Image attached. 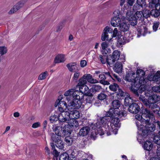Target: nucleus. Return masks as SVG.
Returning <instances> with one entry per match:
<instances>
[{"label": "nucleus", "instance_id": "obj_58", "mask_svg": "<svg viewBox=\"0 0 160 160\" xmlns=\"http://www.w3.org/2000/svg\"><path fill=\"white\" fill-rule=\"evenodd\" d=\"M87 64V62L85 60H82L80 62V66L83 68L86 66Z\"/></svg>", "mask_w": 160, "mask_h": 160}, {"label": "nucleus", "instance_id": "obj_63", "mask_svg": "<svg viewBox=\"0 0 160 160\" xmlns=\"http://www.w3.org/2000/svg\"><path fill=\"white\" fill-rule=\"evenodd\" d=\"M156 153L157 156L160 158V147H158Z\"/></svg>", "mask_w": 160, "mask_h": 160}, {"label": "nucleus", "instance_id": "obj_7", "mask_svg": "<svg viewBox=\"0 0 160 160\" xmlns=\"http://www.w3.org/2000/svg\"><path fill=\"white\" fill-rule=\"evenodd\" d=\"M126 19L128 20L130 25L134 26L137 23V20H143L144 18L142 12L137 11L133 14L132 12L128 10L126 14Z\"/></svg>", "mask_w": 160, "mask_h": 160}, {"label": "nucleus", "instance_id": "obj_6", "mask_svg": "<svg viewBox=\"0 0 160 160\" xmlns=\"http://www.w3.org/2000/svg\"><path fill=\"white\" fill-rule=\"evenodd\" d=\"M150 120L146 119L145 121L144 124H143L142 125V126L141 127V130H139L138 131V133L141 135L142 137V138H144L148 136L149 131L152 132L154 131L155 129V125L152 123L149 122ZM154 121L155 122H153L157 124L156 123L157 121L156 122L155 120ZM151 122H152L151 121Z\"/></svg>", "mask_w": 160, "mask_h": 160}, {"label": "nucleus", "instance_id": "obj_20", "mask_svg": "<svg viewBox=\"0 0 160 160\" xmlns=\"http://www.w3.org/2000/svg\"><path fill=\"white\" fill-rule=\"evenodd\" d=\"M101 50L103 54L107 55L111 52V50L108 48L109 44L106 42H102L101 44Z\"/></svg>", "mask_w": 160, "mask_h": 160}, {"label": "nucleus", "instance_id": "obj_2", "mask_svg": "<svg viewBox=\"0 0 160 160\" xmlns=\"http://www.w3.org/2000/svg\"><path fill=\"white\" fill-rule=\"evenodd\" d=\"M124 112H122L118 114H113L112 117L105 116L101 118L100 120L102 124H107L108 130H105L107 132V135L109 136L112 134H116L120 125L119 123V118L124 116Z\"/></svg>", "mask_w": 160, "mask_h": 160}, {"label": "nucleus", "instance_id": "obj_49", "mask_svg": "<svg viewBox=\"0 0 160 160\" xmlns=\"http://www.w3.org/2000/svg\"><path fill=\"white\" fill-rule=\"evenodd\" d=\"M136 2L140 5L142 8L145 7L146 6V2L145 0H137Z\"/></svg>", "mask_w": 160, "mask_h": 160}, {"label": "nucleus", "instance_id": "obj_51", "mask_svg": "<svg viewBox=\"0 0 160 160\" xmlns=\"http://www.w3.org/2000/svg\"><path fill=\"white\" fill-rule=\"evenodd\" d=\"M142 13L143 18H148L151 15L150 12H149V11L148 10H145L143 11Z\"/></svg>", "mask_w": 160, "mask_h": 160}, {"label": "nucleus", "instance_id": "obj_14", "mask_svg": "<svg viewBox=\"0 0 160 160\" xmlns=\"http://www.w3.org/2000/svg\"><path fill=\"white\" fill-rule=\"evenodd\" d=\"M134 3V0H119V3L120 6H123L124 10L129 9L132 6Z\"/></svg>", "mask_w": 160, "mask_h": 160}, {"label": "nucleus", "instance_id": "obj_34", "mask_svg": "<svg viewBox=\"0 0 160 160\" xmlns=\"http://www.w3.org/2000/svg\"><path fill=\"white\" fill-rule=\"evenodd\" d=\"M87 81L91 83H97L98 82V81L92 78V76L90 74H86Z\"/></svg>", "mask_w": 160, "mask_h": 160}, {"label": "nucleus", "instance_id": "obj_37", "mask_svg": "<svg viewBox=\"0 0 160 160\" xmlns=\"http://www.w3.org/2000/svg\"><path fill=\"white\" fill-rule=\"evenodd\" d=\"M84 97L85 95H84V96L83 98V102L82 103V104L85 102L86 103H91L92 102L93 100L92 96H85V100L84 98Z\"/></svg>", "mask_w": 160, "mask_h": 160}, {"label": "nucleus", "instance_id": "obj_42", "mask_svg": "<svg viewBox=\"0 0 160 160\" xmlns=\"http://www.w3.org/2000/svg\"><path fill=\"white\" fill-rule=\"evenodd\" d=\"M150 14L151 16H154L155 17H157L158 16L160 15L159 11L156 9H153L150 12Z\"/></svg>", "mask_w": 160, "mask_h": 160}, {"label": "nucleus", "instance_id": "obj_55", "mask_svg": "<svg viewBox=\"0 0 160 160\" xmlns=\"http://www.w3.org/2000/svg\"><path fill=\"white\" fill-rule=\"evenodd\" d=\"M159 25V22H155L153 23L152 28L153 30L155 32L157 30Z\"/></svg>", "mask_w": 160, "mask_h": 160}, {"label": "nucleus", "instance_id": "obj_46", "mask_svg": "<svg viewBox=\"0 0 160 160\" xmlns=\"http://www.w3.org/2000/svg\"><path fill=\"white\" fill-rule=\"evenodd\" d=\"M158 3H159V0H152L149 2V7L153 8Z\"/></svg>", "mask_w": 160, "mask_h": 160}, {"label": "nucleus", "instance_id": "obj_52", "mask_svg": "<svg viewBox=\"0 0 160 160\" xmlns=\"http://www.w3.org/2000/svg\"><path fill=\"white\" fill-rule=\"evenodd\" d=\"M99 58L102 64H105L106 62H107L108 58H106L105 56H103L101 55L99 56Z\"/></svg>", "mask_w": 160, "mask_h": 160}, {"label": "nucleus", "instance_id": "obj_38", "mask_svg": "<svg viewBox=\"0 0 160 160\" xmlns=\"http://www.w3.org/2000/svg\"><path fill=\"white\" fill-rule=\"evenodd\" d=\"M69 156L67 153H64L60 155L59 160H69Z\"/></svg>", "mask_w": 160, "mask_h": 160}, {"label": "nucleus", "instance_id": "obj_60", "mask_svg": "<svg viewBox=\"0 0 160 160\" xmlns=\"http://www.w3.org/2000/svg\"><path fill=\"white\" fill-rule=\"evenodd\" d=\"M103 73L104 74H105L107 76V77H108L109 78H112V76H111L109 72L105 71L104 70V71L103 72Z\"/></svg>", "mask_w": 160, "mask_h": 160}, {"label": "nucleus", "instance_id": "obj_9", "mask_svg": "<svg viewBox=\"0 0 160 160\" xmlns=\"http://www.w3.org/2000/svg\"><path fill=\"white\" fill-rule=\"evenodd\" d=\"M101 118H98V121L94 125L95 127L97 128H94V130L92 132L91 135L92 138H93L94 139H95L96 137V135L99 134L100 135H102L104 134L105 132H107L105 130H108V128L107 127L106 124H102L101 122L100 121Z\"/></svg>", "mask_w": 160, "mask_h": 160}, {"label": "nucleus", "instance_id": "obj_54", "mask_svg": "<svg viewBox=\"0 0 160 160\" xmlns=\"http://www.w3.org/2000/svg\"><path fill=\"white\" fill-rule=\"evenodd\" d=\"M107 97V95L105 94L101 93L98 96V99L101 100H103L105 99Z\"/></svg>", "mask_w": 160, "mask_h": 160}, {"label": "nucleus", "instance_id": "obj_26", "mask_svg": "<svg viewBox=\"0 0 160 160\" xmlns=\"http://www.w3.org/2000/svg\"><path fill=\"white\" fill-rule=\"evenodd\" d=\"M90 128L88 127H84L80 130L79 134L81 136H85L88 134Z\"/></svg>", "mask_w": 160, "mask_h": 160}, {"label": "nucleus", "instance_id": "obj_17", "mask_svg": "<svg viewBox=\"0 0 160 160\" xmlns=\"http://www.w3.org/2000/svg\"><path fill=\"white\" fill-rule=\"evenodd\" d=\"M69 112L65 111V112L60 113L59 114V120L61 122L66 121L68 122L70 119Z\"/></svg>", "mask_w": 160, "mask_h": 160}, {"label": "nucleus", "instance_id": "obj_43", "mask_svg": "<svg viewBox=\"0 0 160 160\" xmlns=\"http://www.w3.org/2000/svg\"><path fill=\"white\" fill-rule=\"evenodd\" d=\"M80 75V72L79 71H75L73 77V80L77 82L78 79Z\"/></svg>", "mask_w": 160, "mask_h": 160}, {"label": "nucleus", "instance_id": "obj_24", "mask_svg": "<svg viewBox=\"0 0 160 160\" xmlns=\"http://www.w3.org/2000/svg\"><path fill=\"white\" fill-rule=\"evenodd\" d=\"M121 18H113L112 19L111 23L112 26L114 27H118L120 25Z\"/></svg>", "mask_w": 160, "mask_h": 160}, {"label": "nucleus", "instance_id": "obj_36", "mask_svg": "<svg viewBox=\"0 0 160 160\" xmlns=\"http://www.w3.org/2000/svg\"><path fill=\"white\" fill-rule=\"evenodd\" d=\"M91 89V91L93 92H99L102 90V88L99 85H94L92 86Z\"/></svg>", "mask_w": 160, "mask_h": 160}, {"label": "nucleus", "instance_id": "obj_16", "mask_svg": "<svg viewBox=\"0 0 160 160\" xmlns=\"http://www.w3.org/2000/svg\"><path fill=\"white\" fill-rule=\"evenodd\" d=\"M112 31V28L108 26H106L103 30V32L102 35V41H104L105 40L110 41L111 40V39L109 38L108 34V33H111Z\"/></svg>", "mask_w": 160, "mask_h": 160}, {"label": "nucleus", "instance_id": "obj_53", "mask_svg": "<svg viewBox=\"0 0 160 160\" xmlns=\"http://www.w3.org/2000/svg\"><path fill=\"white\" fill-rule=\"evenodd\" d=\"M65 141L68 145H71L72 142V140L70 137L68 136L65 138Z\"/></svg>", "mask_w": 160, "mask_h": 160}, {"label": "nucleus", "instance_id": "obj_48", "mask_svg": "<svg viewBox=\"0 0 160 160\" xmlns=\"http://www.w3.org/2000/svg\"><path fill=\"white\" fill-rule=\"evenodd\" d=\"M121 11L119 10H115L113 13V17L120 18Z\"/></svg>", "mask_w": 160, "mask_h": 160}, {"label": "nucleus", "instance_id": "obj_32", "mask_svg": "<svg viewBox=\"0 0 160 160\" xmlns=\"http://www.w3.org/2000/svg\"><path fill=\"white\" fill-rule=\"evenodd\" d=\"M53 129L57 136L58 137H61L62 133V127L60 126L57 127L53 126Z\"/></svg>", "mask_w": 160, "mask_h": 160}, {"label": "nucleus", "instance_id": "obj_4", "mask_svg": "<svg viewBox=\"0 0 160 160\" xmlns=\"http://www.w3.org/2000/svg\"><path fill=\"white\" fill-rule=\"evenodd\" d=\"M144 91H145V95L146 96L148 97V98L147 99L144 96L140 95L139 98L140 100L142 101L145 105L149 108L151 107L152 108H157V105L154 103L160 100V96L156 94L150 96L151 95L150 93H151V91L145 90Z\"/></svg>", "mask_w": 160, "mask_h": 160}, {"label": "nucleus", "instance_id": "obj_27", "mask_svg": "<svg viewBox=\"0 0 160 160\" xmlns=\"http://www.w3.org/2000/svg\"><path fill=\"white\" fill-rule=\"evenodd\" d=\"M75 119H70L68 122L69 127H71L73 128H76L79 126L78 121L75 120Z\"/></svg>", "mask_w": 160, "mask_h": 160}, {"label": "nucleus", "instance_id": "obj_33", "mask_svg": "<svg viewBox=\"0 0 160 160\" xmlns=\"http://www.w3.org/2000/svg\"><path fill=\"white\" fill-rule=\"evenodd\" d=\"M99 78L100 79V82L104 85H108L109 82L107 81H105L106 77L103 74H100L99 76Z\"/></svg>", "mask_w": 160, "mask_h": 160}, {"label": "nucleus", "instance_id": "obj_1", "mask_svg": "<svg viewBox=\"0 0 160 160\" xmlns=\"http://www.w3.org/2000/svg\"><path fill=\"white\" fill-rule=\"evenodd\" d=\"M145 75V72L141 69H138L137 71V75L135 73H127L125 80L126 81L132 82L131 90L137 96H139V90L140 88L141 84H144L147 80L145 79L142 82Z\"/></svg>", "mask_w": 160, "mask_h": 160}, {"label": "nucleus", "instance_id": "obj_30", "mask_svg": "<svg viewBox=\"0 0 160 160\" xmlns=\"http://www.w3.org/2000/svg\"><path fill=\"white\" fill-rule=\"evenodd\" d=\"M71 133V131L69 128L68 125H66L62 128V135H69Z\"/></svg>", "mask_w": 160, "mask_h": 160}, {"label": "nucleus", "instance_id": "obj_61", "mask_svg": "<svg viewBox=\"0 0 160 160\" xmlns=\"http://www.w3.org/2000/svg\"><path fill=\"white\" fill-rule=\"evenodd\" d=\"M62 101L61 100H59V98H58L57 100L55 103V107H57L58 106L60 105V102L61 101Z\"/></svg>", "mask_w": 160, "mask_h": 160}, {"label": "nucleus", "instance_id": "obj_22", "mask_svg": "<svg viewBox=\"0 0 160 160\" xmlns=\"http://www.w3.org/2000/svg\"><path fill=\"white\" fill-rule=\"evenodd\" d=\"M87 80L86 74L83 75L82 77L79 79V82L77 86L78 87L80 90H81V89H82L83 86L86 85L87 82Z\"/></svg>", "mask_w": 160, "mask_h": 160}, {"label": "nucleus", "instance_id": "obj_39", "mask_svg": "<svg viewBox=\"0 0 160 160\" xmlns=\"http://www.w3.org/2000/svg\"><path fill=\"white\" fill-rule=\"evenodd\" d=\"M59 113L56 112V113L52 115L50 117V120L52 122L59 120Z\"/></svg>", "mask_w": 160, "mask_h": 160}, {"label": "nucleus", "instance_id": "obj_11", "mask_svg": "<svg viewBox=\"0 0 160 160\" xmlns=\"http://www.w3.org/2000/svg\"><path fill=\"white\" fill-rule=\"evenodd\" d=\"M124 55L123 54L122 55ZM121 52L118 50L114 51L112 54L110 55V58H108L107 60V63L110 66L112 65L114 62L120 60L121 57Z\"/></svg>", "mask_w": 160, "mask_h": 160}, {"label": "nucleus", "instance_id": "obj_13", "mask_svg": "<svg viewBox=\"0 0 160 160\" xmlns=\"http://www.w3.org/2000/svg\"><path fill=\"white\" fill-rule=\"evenodd\" d=\"M121 61L117 62L114 65L113 69L114 71L117 73H120L122 70V62H124L125 61V55L121 56L120 59Z\"/></svg>", "mask_w": 160, "mask_h": 160}, {"label": "nucleus", "instance_id": "obj_15", "mask_svg": "<svg viewBox=\"0 0 160 160\" xmlns=\"http://www.w3.org/2000/svg\"><path fill=\"white\" fill-rule=\"evenodd\" d=\"M25 3V1H24L18 2L8 12V14H12L16 12L23 7Z\"/></svg>", "mask_w": 160, "mask_h": 160}, {"label": "nucleus", "instance_id": "obj_3", "mask_svg": "<svg viewBox=\"0 0 160 160\" xmlns=\"http://www.w3.org/2000/svg\"><path fill=\"white\" fill-rule=\"evenodd\" d=\"M64 94L67 97L66 99L69 102L68 105H70V106L74 108L81 107L84 96V94L82 92L72 88L66 91Z\"/></svg>", "mask_w": 160, "mask_h": 160}, {"label": "nucleus", "instance_id": "obj_10", "mask_svg": "<svg viewBox=\"0 0 160 160\" xmlns=\"http://www.w3.org/2000/svg\"><path fill=\"white\" fill-rule=\"evenodd\" d=\"M144 76H143L144 78L142 80V82L144 80L147 79L146 82L144 84H141L140 88L139 90V93H142L146 89V85L145 84L147 83L148 81H155L157 82L158 79L160 78V71H158L155 75L151 74L149 75L147 77V78H144Z\"/></svg>", "mask_w": 160, "mask_h": 160}, {"label": "nucleus", "instance_id": "obj_5", "mask_svg": "<svg viewBox=\"0 0 160 160\" xmlns=\"http://www.w3.org/2000/svg\"><path fill=\"white\" fill-rule=\"evenodd\" d=\"M142 115L137 114L135 115L136 124L138 131L141 130V127L142 125L144 124L145 119L149 118L151 119V122H154L155 118L153 114L147 108H144L142 109Z\"/></svg>", "mask_w": 160, "mask_h": 160}, {"label": "nucleus", "instance_id": "obj_29", "mask_svg": "<svg viewBox=\"0 0 160 160\" xmlns=\"http://www.w3.org/2000/svg\"><path fill=\"white\" fill-rule=\"evenodd\" d=\"M143 147L144 149L148 151H150L152 148V143L150 141H146L144 142Z\"/></svg>", "mask_w": 160, "mask_h": 160}, {"label": "nucleus", "instance_id": "obj_62", "mask_svg": "<svg viewBox=\"0 0 160 160\" xmlns=\"http://www.w3.org/2000/svg\"><path fill=\"white\" fill-rule=\"evenodd\" d=\"M113 76L116 79L118 82H120L121 81V78H119L118 76L116 74H114Z\"/></svg>", "mask_w": 160, "mask_h": 160}, {"label": "nucleus", "instance_id": "obj_47", "mask_svg": "<svg viewBox=\"0 0 160 160\" xmlns=\"http://www.w3.org/2000/svg\"><path fill=\"white\" fill-rule=\"evenodd\" d=\"M7 52V48L5 46L0 47V54L3 55Z\"/></svg>", "mask_w": 160, "mask_h": 160}, {"label": "nucleus", "instance_id": "obj_41", "mask_svg": "<svg viewBox=\"0 0 160 160\" xmlns=\"http://www.w3.org/2000/svg\"><path fill=\"white\" fill-rule=\"evenodd\" d=\"M160 135L155 136L153 138L154 142L157 144L160 145V131L158 132Z\"/></svg>", "mask_w": 160, "mask_h": 160}, {"label": "nucleus", "instance_id": "obj_28", "mask_svg": "<svg viewBox=\"0 0 160 160\" xmlns=\"http://www.w3.org/2000/svg\"><path fill=\"white\" fill-rule=\"evenodd\" d=\"M68 108L66 102L64 101H63L60 102V105L58 106V109L60 113H62L65 112V111L66 110V108Z\"/></svg>", "mask_w": 160, "mask_h": 160}, {"label": "nucleus", "instance_id": "obj_35", "mask_svg": "<svg viewBox=\"0 0 160 160\" xmlns=\"http://www.w3.org/2000/svg\"><path fill=\"white\" fill-rule=\"evenodd\" d=\"M67 67L71 72H74L77 68L76 64L75 63H71L68 64Z\"/></svg>", "mask_w": 160, "mask_h": 160}, {"label": "nucleus", "instance_id": "obj_59", "mask_svg": "<svg viewBox=\"0 0 160 160\" xmlns=\"http://www.w3.org/2000/svg\"><path fill=\"white\" fill-rule=\"evenodd\" d=\"M125 94V92H123L121 89L118 88V95L122 97L124 96Z\"/></svg>", "mask_w": 160, "mask_h": 160}, {"label": "nucleus", "instance_id": "obj_44", "mask_svg": "<svg viewBox=\"0 0 160 160\" xmlns=\"http://www.w3.org/2000/svg\"><path fill=\"white\" fill-rule=\"evenodd\" d=\"M109 89L113 91H116L117 89L119 88L118 85L116 83H114L109 86Z\"/></svg>", "mask_w": 160, "mask_h": 160}, {"label": "nucleus", "instance_id": "obj_25", "mask_svg": "<svg viewBox=\"0 0 160 160\" xmlns=\"http://www.w3.org/2000/svg\"><path fill=\"white\" fill-rule=\"evenodd\" d=\"M66 60L65 56L64 54H58L56 56L54 62L56 63H59L64 62Z\"/></svg>", "mask_w": 160, "mask_h": 160}, {"label": "nucleus", "instance_id": "obj_18", "mask_svg": "<svg viewBox=\"0 0 160 160\" xmlns=\"http://www.w3.org/2000/svg\"><path fill=\"white\" fill-rule=\"evenodd\" d=\"M51 138L55 142V145L57 147L61 149L63 148L64 144L63 141L61 140V137L55 136L54 138L52 136Z\"/></svg>", "mask_w": 160, "mask_h": 160}, {"label": "nucleus", "instance_id": "obj_21", "mask_svg": "<svg viewBox=\"0 0 160 160\" xmlns=\"http://www.w3.org/2000/svg\"><path fill=\"white\" fill-rule=\"evenodd\" d=\"M140 108L138 105L136 103H133L130 105L128 108L129 112L132 113H137L139 111Z\"/></svg>", "mask_w": 160, "mask_h": 160}, {"label": "nucleus", "instance_id": "obj_56", "mask_svg": "<svg viewBox=\"0 0 160 160\" xmlns=\"http://www.w3.org/2000/svg\"><path fill=\"white\" fill-rule=\"evenodd\" d=\"M142 8V7L140 5L138 4L136 2L133 6V9L134 10H138L140 9V8Z\"/></svg>", "mask_w": 160, "mask_h": 160}, {"label": "nucleus", "instance_id": "obj_64", "mask_svg": "<svg viewBox=\"0 0 160 160\" xmlns=\"http://www.w3.org/2000/svg\"><path fill=\"white\" fill-rule=\"evenodd\" d=\"M154 7H155L156 9L159 11V10H160V4L158 3V4H156Z\"/></svg>", "mask_w": 160, "mask_h": 160}, {"label": "nucleus", "instance_id": "obj_40", "mask_svg": "<svg viewBox=\"0 0 160 160\" xmlns=\"http://www.w3.org/2000/svg\"><path fill=\"white\" fill-rule=\"evenodd\" d=\"M48 74L47 71H45L41 73L38 77V79L40 80H42L46 79Z\"/></svg>", "mask_w": 160, "mask_h": 160}, {"label": "nucleus", "instance_id": "obj_19", "mask_svg": "<svg viewBox=\"0 0 160 160\" xmlns=\"http://www.w3.org/2000/svg\"><path fill=\"white\" fill-rule=\"evenodd\" d=\"M138 33L137 37L139 38L141 35L144 36L148 33V29L145 25H141L138 27L137 29Z\"/></svg>", "mask_w": 160, "mask_h": 160}, {"label": "nucleus", "instance_id": "obj_12", "mask_svg": "<svg viewBox=\"0 0 160 160\" xmlns=\"http://www.w3.org/2000/svg\"><path fill=\"white\" fill-rule=\"evenodd\" d=\"M79 108H74L70 106V105H68V110L69 112L70 119H78L81 116L79 112L75 109H77Z\"/></svg>", "mask_w": 160, "mask_h": 160}, {"label": "nucleus", "instance_id": "obj_8", "mask_svg": "<svg viewBox=\"0 0 160 160\" xmlns=\"http://www.w3.org/2000/svg\"><path fill=\"white\" fill-rule=\"evenodd\" d=\"M112 108H110L109 111L106 113V115L112 117L113 114H118L121 113V112H124L125 108L122 105L120 102L118 100H115L112 102Z\"/></svg>", "mask_w": 160, "mask_h": 160}, {"label": "nucleus", "instance_id": "obj_57", "mask_svg": "<svg viewBox=\"0 0 160 160\" xmlns=\"http://www.w3.org/2000/svg\"><path fill=\"white\" fill-rule=\"evenodd\" d=\"M40 126V123L39 122H36L33 123L32 126V128H36Z\"/></svg>", "mask_w": 160, "mask_h": 160}, {"label": "nucleus", "instance_id": "obj_50", "mask_svg": "<svg viewBox=\"0 0 160 160\" xmlns=\"http://www.w3.org/2000/svg\"><path fill=\"white\" fill-rule=\"evenodd\" d=\"M152 90L156 92H160V84L159 86H155L152 87Z\"/></svg>", "mask_w": 160, "mask_h": 160}, {"label": "nucleus", "instance_id": "obj_31", "mask_svg": "<svg viewBox=\"0 0 160 160\" xmlns=\"http://www.w3.org/2000/svg\"><path fill=\"white\" fill-rule=\"evenodd\" d=\"M120 29L123 32L128 31L129 28V25L124 22L121 23L119 25Z\"/></svg>", "mask_w": 160, "mask_h": 160}, {"label": "nucleus", "instance_id": "obj_23", "mask_svg": "<svg viewBox=\"0 0 160 160\" xmlns=\"http://www.w3.org/2000/svg\"><path fill=\"white\" fill-rule=\"evenodd\" d=\"M120 33L121 32L118 31L117 28H115L113 31V34L112 36V37H115L117 36L118 37V38H119V36L120 35ZM123 38V36H121L118 39V41L120 44H122L124 43L123 41L121 40Z\"/></svg>", "mask_w": 160, "mask_h": 160}, {"label": "nucleus", "instance_id": "obj_45", "mask_svg": "<svg viewBox=\"0 0 160 160\" xmlns=\"http://www.w3.org/2000/svg\"><path fill=\"white\" fill-rule=\"evenodd\" d=\"M124 102L125 106H128L132 102V99L129 96H128L125 98Z\"/></svg>", "mask_w": 160, "mask_h": 160}]
</instances>
